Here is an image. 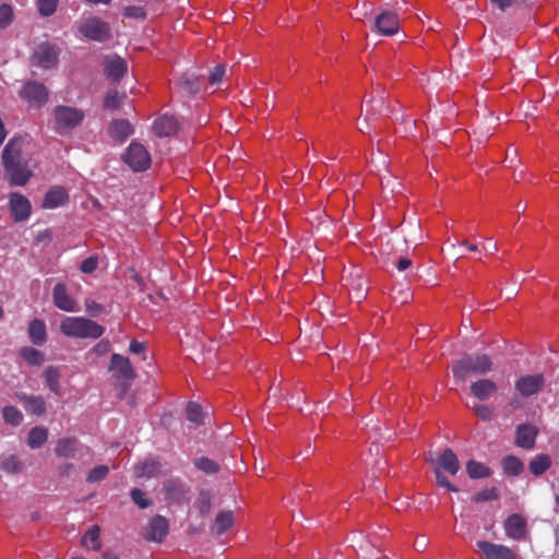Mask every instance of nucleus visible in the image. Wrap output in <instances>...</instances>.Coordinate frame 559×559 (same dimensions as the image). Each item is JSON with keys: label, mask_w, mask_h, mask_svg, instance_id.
I'll list each match as a JSON object with an SVG mask.
<instances>
[{"label": "nucleus", "mask_w": 559, "mask_h": 559, "mask_svg": "<svg viewBox=\"0 0 559 559\" xmlns=\"http://www.w3.org/2000/svg\"><path fill=\"white\" fill-rule=\"evenodd\" d=\"M224 74H225V67L222 66V64L216 66L212 70V72H211V74L209 76L210 83L211 84H218V83H221Z\"/></svg>", "instance_id": "nucleus-58"}, {"label": "nucleus", "mask_w": 559, "mask_h": 559, "mask_svg": "<svg viewBox=\"0 0 559 559\" xmlns=\"http://www.w3.org/2000/svg\"><path fill=\"white\" fill-rule=\"evenodd\" d=\"M82 545L96 551L102 548L100 528L98 525H93L86 531L82 538Z\"/></svg>", "instance_id": "nucleus-36"}, {"label": "nucleus", "mask_w": 559, "mask_h": 559, "mask_svg": "<svg viewBox=\"0 0 559 559\" xmlns=\"http://www.w3.org/2000/svg\"><path fill=\"white\" fill-rule=\"evenodd\" d=\"M60 331L68 337L95 340L104 334L105 329L84 317H66L60 323Z\"/></svg>", "instance_id": "nucleus-3"}, {"label": "nucleus", "mask_w": 559, "mask_h": 559, "mask_svg": "<svg viewBox=\"0 0 559 559\" xmlns=\"http://www.w3.org/2000/svg\"><path fill=\"white\" fill-rule=\"evenodd\" d=\"M545 379L542 373L520 377L514 384L516 392L524 397L537 394L544 386Z\"/></svg>", "instance_id": "nucleus-12"}, {"label": "nucleus", "mask_w": 559, "mask_h": 559, "mask_svg": "<svg viewBox=\"0 0 559 559\" xmlns=\"http://www.w3.org/2000/svg\"><path fill=\"white\" fill-rule=\"evenodd\" d=\"M551 466V459L548 454H537L528 463V469L534 476H540Z\"/></svg>", "instance_id": "nucleus-34"}, {"label": "nucleus", "mask_w": 559, "mask_h": 559, "mask_svg": "<svg viewBox=\"0 0 559 559\" xmlns=\"http://www.w3.org/2000/svg\"><path fill=\"white\" fill-rule=\"evenodd\" d=\"M124 163L134 171H144L150 168L152 159L147 150L138 142H131L123 154Z\"/></svg>", "instance_id": "nucleus-8"}, {"label": "nucleus", "mask_w": 559, "mask_h": 559, "mask_svg": "<svg viewBox=\"0 0 559 559\" xmlns=\"http://www.w3.org/2000/svg\"><path fill=\"white\" fill-rule=\"evenodd\" d=\"M108 131L111 138L124 142L133 133V127L126 119H115L110 122Z\"/></svg>", "instance_id": "nucleus-26"}, {"label": "nucleus", "mask_w": 559, "mask_h": 559, "mask_svg": "<svg viewBox=\"0 0 559 559\" xmlns=\"http://www.w3.org/2000/svg\"><path fill=\"white\" fill-rule=\"evenodd\" d=\"M130 497L140 509H146L152 504V501L146 497V493L139 488H133L130 492Z\"/></svg>", "instance_id": "nucleus-50"}, {"label": "nucleus", "mask_w": 559, "mask_h": 559, "mask_svg": "<svg viewBox=\"0 0 559 559\" xmlns=\"http://www.w3.org/2000/svg\"><path fill=\"white\" fill-rule=\"evenodd\" d=\"M153 131L159 138L174 136L179 131V122L173 116L163 115L154 121Z\"/></svg>", "instance_id": "nucleus-19"}, {"label": "nucleus", "mask_w": 559, "mask_h": 559, "mask_svg": "<svg viewBox=\"0 0 559 559\" xmlns=\"http://www.w3.org/2000/svg\"><path fill=\"white\" fill-rule=\"evenodd\" d=\"M126 98V93H118V91L112 90L106 94L103 106L107 110H116L120 108Z\"/></svg>", "instance_id": "nucleus-39"}, {"label": "nucleus", "mask_w": 559, "mask_h": 559, "mask_svg": "<svg viewBox=\"0 0 559 559\" xmlns=\"http://www.w3.org/2000/svg\"><path fill=\"white\" fill-rule=\"evenodd\" d=\"M20 97L33 108H41L48 103L49 92L45 84L29 80L20 91Z\"/></svg>", "instance_id": "nucleus-6"}, {"label": "nucleus", "mask_w": 559, "mask_h": 559, "mask_svg": "<svg viewBox=\"0 0 559 559\" xmlns=\"http://www.w3.org/2000/svg\"><path fill=\"white\" fill-rule=\"evenodd\" d=\"M195 466L200 471L204 472L205 474H210V475L216 474L219 472V465L215 461H213L206 456L197 459Z\"/></svg>", "instance_id": "nucleus-45"}, {"label": "nucleus", "mask_w": 559, "mask_h": 559, "mask_svg": "<svg viewBox=\"0 0 559 559\" xmlns=\"http://www.w3.org/2000/svg\"><path fill=\"white\" fill-rule=\"evenodd\" d=\"M469 390L476 399L479 401H486L497 392L498 385L491 379L481 378L473 382L469 386Z\"/></svg>", "instance_id": "nucleus-23"}, {"label": "nucleus", "mask_w": 559, "mask_h": 559, "mask_svg": "<svg viewBox=\"0 0 559 559\" xmlns=\"http://www.w3.org/2000/svg\"><path fill=\"white\" fill-rule=\"evenodd\" d=\"M48 440V429L41 426L33 427L27 436V445L31 449L41 448Z\"/></svg>", "instance_id": "nucleus-33"}, {"label": "nucleus", "mask_w": 559, "mask_h": 559, "mask_svg": "<svg viewBox=\"0 0 559 559\" xmlns=\"http://www.w3.org/2000/svg\"><path fill=\"white\" fill-rule=\"evenodd\" d=\"M400 19L393 11H383L374 19L372 29L381 36H392L399 32Z\"/></svg>", "instance_id": "nucleus-11"}, {"label": "nucleus", "mask_w": 559, "mask_h": 559, "mask_svg": "<svg viewBox=\"0 0 559 559\" xmlns=\"http://www.w3.org/2000/svg\"><path fill=\"white\" fill-rule=\"evenodd\" d=\"M165 499L169 503L182 504L190 500L189 487L178 478L167 479L163 485Z\"/></svg>", "instance_id": "nucleus-9"}, {"label": "nucleus", "mask_w": 559, "mask_h": 559, "mask_svg": "<svg viewBox=\"0 0 559 559\" xmlns=\"http://www.w3.org/2000/svg\"><path fill=\"white\" fill-rule=\"evenodd\" d=\"M74 469V465L72 463H66L58 467V474L62 477L69 476Z\"/></svg>", "instance_id": "nucleus-60"}, {"label": "nucleus", "mask_w": 559, "mask_h": 559, "mask_svg": "<svg viewBox=\"0 0 559 559\" xmlns=\"http://www.w3.org/2000/svg\"><path fill=\"white\" fill-rule=\"evenodd\" d=\"M474 413L481 420L488 421L491 420L493 416V411L489 405L486 404H475L473 407Z\"/></svg>", "instance_id": "nucleus-52"}, {"label": "nucleus", "mask_w": 559, "mask_h": 559, "mask_svg": "<svg viewBox=\"0 0 559 559\" xmlns=\"http://www.w3.org/2000/svg\"><path fill=\"white\" fill-rule=\"evenodd\" d=\"M187 419L195 425H201L203 423V413L202 407L194 403L189 402L186 408Z\"/></svg>", "instance_id": "nucleus-42"}, {"label": "nucleus", "mask_w": 559, "mask_h": 559, "mask_svg": "<svg viewBox=\"0 0 559 559\" xmlns=\"http://www.w3.org/2000/svg\"><path fill=\"white\" fill-rule=\"evenodd\" d=\"M538 430L528 424H521L515 430V444L522 449L532 450L535 447Z\"/></svg>", "instance_id": "nucleus-20"}, {"label": "nucleus", "mask_w": 559, "mask_h": 559, "mask_svg": "<svg viewBox=\"0 0 559 559\" xmlns=\"http://www.w3.org/2000/svg\"><path fill=\"white\" fill-rule=\"evenodd\" d=\"M53 130L59 135H66L76 129L85 119V111L81 108L57 105L52 110Z\"/></svg>", "instance_id": "nucleus-4"}, {"label": "nucleus", "mask_w": 559, "mask_h": 559, "mask_svg": "<svg viewBox=\"0 0 559 559\" xmlns=\"http://www.w3.org/2000/svg\"><path fill=\"white\" fill-rule=\"evenodd\" d=\"M52 302L58 309L66 312L75 310V301L68 293V288L63 283H57L52 289Z\"/></svg>", "instance_id": "nucleus-18"}, {"label": "nucleus", "mask_w": 559, "mask_h": 559, "mask_svg": "<svg viewBox=\"0 0 559 559\" xmlns=\"http://www.w3.org/2000/svg\"><path fill=\"white\" fill-rule=\"evenodd\" d=\"M159 463L155 460L150 459L135 465L134 473L135 476L140 478H152L159 473Z\"/></svg>", "instance_id": "nucleus-32"}, {"label": "nucleus", "mask_w": 559, "mask_h": 559, "mask_svg": "<svg viewBox=\"0 0 559 559\" xmlns=\"http://www.w3.org/2000/svg\"><path fill=\"white\" fill-rule=\"evenodd\" d=\"M109 370L115 371L118 379L126 381H132L136 377L129 358L116 353L111 355Z\"/></svg>", "instance_id": "nucleus-17"}, {"label": "nucleus", "mask_w": 559, "mask_h": 559, "mask_svg": "<svg viewBox=\"0 0 559 559\" xmlns=\"http://www.w3.org/2000/svg\"><path fill=\"white\" fill-rule=\"evenodd\" d=\"M526 527L525 519L519 513L509 515L503 522L506 535L515 540H522L526 537Z\"/></svg>", "instance_id": "nucleus-16"}, {"label": "nucleus", "mask_w": 559, "mask_h": 559, "mask_svg": "<svg viewBox=\"0 0 559 559\" xmlns=\"http://www.w3.org/2000/svg\"><path fill=\"white\" fill-rule=\"evenodd\" d=\"M493 5L504 12L510 8H518L526 3L528 0H490Z\"/></svg>", "instance_id": "nucleus-53"}, {"label": "nucleus", "mask_w": 559, "mask_h": 559, "mask_svg": "<svg viewBox=\"0 0 559 559\" xmlns=\"http://www.w3.org/2000/svg\"><path fill=\"white\" fill-rule=\"evenodd\" d=\"M129 350L132 354H144L145 344L133 340V341H131V343L129 345Z\"/></svg>", "instance_id": "nucleus-59"}, {"label": "nucleus", "mask_w": 559, "mask_h": 559, "mask_svg": "<svg viewBox=\"0 0 559 559\" xmlns=\"http://www.w3.org/2000/svg\"><path fill=\"white\" fill-rule=\"evenodd\" d=\"M38 13L41 16L48 17L55 14L58 8L59 0H36Z\"/></svg>", "instance_id": "nucleus-48"}, {"label": "nucleus", "mask_w": 559, "mask_h": 559, "mask_svg": "<svg viewBox=\"0 0 559 559\" xmlns=\"http://www.w3.org/2000/svg\"><path fill=\"white\" fill-rule=\"evenodd\" d=\"M79 31L85 38L94 41L103 43L111 37L108 23L96 16L85 19L80 24Z\"/></svg>", "instance_id": "nucleus-7"}, {"label": "nucleus", "mask_w": 559, "mask_h": 559, "mask_svg": "<svg viewBox=\"0 0 559 559\" xmlns=\"http://www.w3.org/2000/svg\"><path fill=\"white\" fill-rule=\"evenodd\" d=\"M109 467L107 465H98L90 471L86 476L87 483H97L107 477Z\"/></svg>", "instance_id": "nucleus-49"}, {"label": "nucleus", "mask_w": 559, "mask_h": 559, "mask_svg": "<svg viewBox=\"0 0 559 559\" xmlns=\"http://www.w3.org/2000/svg\"><path fill=\"white\" fill-rule=\"evenodd\" d=\"M439 465L451 475H455L460 469L459 459L450 448L445 449L440 455Z\"/></svg>", "instance_id": "nucleus-30"}, {"label": "nucleus", "mask_w": 559, "mask_h": 559, "mask_svg": "<svg viewBox=\"0 0 559 559\" xmlns=\"http://www.w3.org/2000/svg\"><path fill=\"white\" fill-rule=\"evenodd\" d=\"M384 90L378 88L377 96H373L367 104L365 122L368 126L369 121L376 120L383 110L384 106Z\"/></svg>", "instance_id": "nucleus-25"}, {"label": "nucleus", "mask_w": 559, "mask_h": 559, "mask_svg": "<svg viewBox=\"0 0 559 559\" xmlns=\"http://www.w3.org/2000/svg\"><path fill=\"white\" fill-rule=\"evenodd\" d=\"M69 201L68 191L61 186H52L45 194L41 206L44 209H57Z\"/></svg>", "instance_id": "nucleus-21"}, {"label": "nucleus", "mask_w": 559, "mask_h": 559, "mask_svg": "<svg viewBox=\"0 0 559 559\" xmlns=\"http://www.w3.org/2000/svg\"><path fill=\"white\" fill-rule=\"evenodd\" d=\"M176 87L181 94L192 96L200 90L199 79L194 74L183 73L176 82Z\"/></svg>", "instance_id": "nucleus-27"}, {"label": "nucleus", "mask_w": 559, "mask_h": 559, "mask_svg": "<svg viewBox=\"0 0 559 559\" xmlns=\"http://www.w3.org/2000/svg\"><path fill=\"white\" fill-rule=\"evenodd\" d=\"M104 70L107 79L112 83H117L127 73L128 64L121 57L114 56L106 60Z\"/></svg>", "instance_id": "nucleus-22"}, {"label": "nucleus", "mask_w": 559, "mask_h": 559, "mask_svg": "<svg viewBox=\"0 0 559 559\" xmlns=\"http://www.w3.org/2000/svg\"><path fill=\"white\" fill-rule=\"evenodd\" d=\"M499 499V491L496 487L485 488L475 493L472 500L476 503Z\"/></svg>", "instance_id": "nucleus-46"}, {"label": "nucleus", "mask_w": 559, "mask_h": 559, "mask_svg": "<svg viewBox=\"0 0 559 559\" xmlns=\"http://www.w3.org/2000/svg\"><path fill=\"white\" fill-rule=\"evenodd\" d=\"M342 280L344 282V286L348 289V294L352 300H355L357 304H359L367 297V282L360 275V273H350L347 276H343Z\"/></svg>", "instance_id": "nucleus-14"}, {"label": "nucleus", "mask_w": 559, "mask_h": 559, "mask_svg": "<svg viewBox=\"0 0 559 559\" xmlns=\"http://www.w3.org/2000/svg\"><path fill=\"white\" fill-rule=\"evenodd\" d=\"M501 464H502L503 473L507 475H510V476H518L524 469V465H523L522 461L514 455L504 456L502 459Z\"/></svg>", "instance_id": "nucleus-37"}, {"label": "nucleus", "mask_w": 559, "mask_h": 559, "mask_svg": "<svg viewBox=\"0 0 559 559\" xmlns=\"http://www.w3.org/2000/svg\"><path fill=\"white\" fill-rule=\"evenodd\" d=\"M60 49L50 43L39 44L31 56V63L44 70L57 67L59 62Z\"/></svg>", "instance_id": "nucleus-5"}, {"label": "nucleus", "mask_w": 559, "mask_h": 559, "mask_svg": "<svg viewBox=\"0 0 559 559\" xmlns=\"http://www.w3.org/2000/svg\"><path fill=\"white\" fill-rule=\"evenodd\" d=\"M44 376H45V381H46V385L48 386V389L51 392L59 395L60 394V384H59L60 374H59L58 369L55 367H48L45 370Z\"/></svg>", "instance_id": "nucleus-41"}, {"label": "nucleus", "mask_w": 559, "mask_h": 559, "mask_svg": "<svg viewBox=\"0 0 559 559\" xmlns=\"http://www.w3.org/2000/svg\"><path fill=\"white\" fill-rule=\"evenodd\" d=\"M493 368V361L487 354H465L452 366L453 377L456 382H464L469 374L484 376Z\"/></svg>", "instance_id": "nucleus-2"}, {"label": "nucleus", "mask_w": 559, "mask_h": 559, "mask_svg": "<svg viewBox=\"0 0 559 559\" xmlns=\"http://www.w3.org/2000/svg\"><path fill=\"white\" fill-rule=\"evenodd\" d=\"M197 508L200 514L205 515L212 508V493L207 490H202L197 498Z\"/></svg>", "instance_id": "nucleus-44"}, {"label": "nucleus", "mask_w": 559, "mask_h": 559, "mask_svg": "<svg viewBox=\"0 0 559 559\" xmlns=\"http://www.w3.org/2000/svg\"><path fill=\"white\" fill-rule=\"evenodd\" d=\"M466 472L472 479L488 478L492 474L488 466L475 460H469L466 463Z\"/></svg>", "instance_id": "nucleus-35"}, {"label": "nucleus", "mask_w": 559, "mask_h": 559, "mask_svg": "<svg viewBox=\"0 0 559 559\" xmlns=\"http://www.w3.org/2000/svg\"><path fill=\"white\" fill-rule=\"evenodd\" d=\"M23 464L14 454L0 456V469L9 474H17L22 471Z\"/></svg>", "instance_id": "nucleus-38"}, {"label": "nucleus", "mask_w": 559, "mask_h": 559, "mask_svg": "<svg viewBox=\"0 0 559 559\" xmlns=\"http://www.w3.org/2000/svg\"><path fill=\"white\" fill-rule=\"evenodd\" d=\"M28 336L34 345H43L47 341L46 324L40 319H34L28 324Z\"/></svg>", "instance_id": "nucleus-28"}, {"label": "nucleus", "mask_w": 559, "mask_h": 559, "mask_svg": "<svg viewBox=\"0 0 559 559\" xmlns=\"http://www.w3.org/2000/svg\"><path fill=\"white\" fill-rule=\"evenodd\" d=\"M102 559H118V557L115 554L106 552L103 555Z\"/></svg>", "instance_id": "nucleus-63"}, {"label": "nucleus", "mask_w": 559, "mask_h": 559, "mask_svg": "<svg viewBox=\"0 0 559 559\" xmlns=\"http://www.w3.org/2000/svg\"><path fill=\"white\" fill-rule=\"evenodd\" d=\"M123 15L127 17L144 19L146 13L142 7L128 5L123 9Z\"/></svg>", "instance_id": "nucleus-56"}, {"label": "nucleus", "mask_w": 559, "mask_h": 559, "mask_svg": "<svg viewBox=\"0 0 559 559\" xmlns=\"http://www.w3.org/2000/svg\"><path fill=\"white\" fill-rule=\"evenodd\" d=\"M20 354L31 366H40L45 360L44 354L34 347H23Z\"/></svg>", "instance_id": "nucleus-40"}, {"label": "nucleus", "mask_w": 559, "mask_h": 559, "mask_svg": "<svg viewBox=\"0 0 559 559\" xmlns=\"http://www.w3.org/2000/svg\"><path fill=\"white\" fill-rule=\"evenodd\" d=\"M2 415L4 421L12 426H19L23 421L22 413L14 406H5Z\"/></svg>", "instance_id": "nucleus-43"}, {"label": "nucleus", "mask_w": 559, "mask_h": 559, "mask_svg": "<svg viewBox=\"0 0 559 559\" xmlns=\"http://www.w3.org/2000/svg\"><path fill=\"white\" fill-rule=\"evenodd\" d=\"M9 207L15 222L26 221L32 211L29 200L19 192H12L9 195Z\"/></svg>", "instance_id": "nucleus-15"}, {"label": "nucleus", "mask_w": 559, "mask_h": 559, "mask_svg": "<svg viewBox=\"0 0 559 559\" xmlns=\"http://www.w3.org/2000/svg\"><path fill=\"white\" fill-rule=\"evenodd\" d=\"M412 265V260L407 259V258H401L399 261H397V264H396V267L399 271H405L406 269H408L409 266Z\"/></svg>", "instance_id": "nucleus-61"}, {"label": "nucleus", "mask_w": 559, "mask_h": 559, "mask_svg": "<svg viewBox=\"0 0 559 559\" xmlns=\"http://www.w3.org/2000/svg\"><path fill=\"white\" fill-rule=\"evenodd\" d=\"M23 140L12 138L2 151V165L11 186L23 187L33 177L28 160L22 154Z\"/></svg>", "instance_id": "nucleus-1"}, {"label": "nucleus", "mask_w": 559, "mask_h": 559, "mask_svg": "<svg viewBox=\"0 0 559 559\" xmlns=\"http://www.w3.org/2000/svg\"><path fill=\"white\" fill-rule=\"evenodd\" d=\"M554 534H555V540H556V544H559V525H557L554 530Z\"/></svg>", "instance_id": "nucleus-64"}, {"label": "nucleus", "mask_w": 559, "mask_h": 559, "mask_svg": "<svg viewBox=\"0 0 559 559\" xmlns=\"http://www.w3.org/2000/svg\"><path fill=\"white\" fill-rule=\"evenodd\" d=\"M169 532V522L163 515L152 518L143 530L142 536L147 542L162 543Z\"/></svg>", "instance_id": "nucleus-10"}, {"label": "nucleus", "mask_w": 559, "mask_h": 559, "mask_svg": "<svg viewBox=\"0 0 559 559\" xmlns=\"http://www.w3.org/2000/svg\"><path fill=\"white\" fill-rule=\"evenodd\" d=\"M14 13L10 4L0 5V29L5 28L13 22Z\"/></svg>", "instance_id": "nucleus-51"}, {"label": "nucleus", "mask_w": 559, "mask_h": 559, "mask_svg": "<svg viewBox=\"0 0 559 559\" xmlns=\"http://www.w3.org/2000/svg\"><path fill=\"white\" fill-rule=\"evenodd\" d=\"M16 397L25 411L32 415L40 416L46 412V403L41 396L17 393Z\"/></svg>", "instance_id": "nucleus-24"}, {"label": "nucleus", "mask_w": 559, "mask_h": 559, "mask_svg": "<svg viewBox=\"0 0 559 559\" xmlns=\"http://www.w3.org/2000/svg\"><path fill=\"white\" fill-rule=\"evenodd\" d=\"M485 559H516V552L502 544H493L486 540L476 543Z\"/></svg>", "instance_id": "nucleus-13"}, {"label": "nucleus", "mask_w": 559, "mask_h": 559, "mask_svg": "<svg viewBox=\"0 0 559 559\" xmlns=\"http://www.w3.org/2000/svg\"><path fill=\"white\" fill-rule=\"evenodd\" d=\"M423 230L418 223L409 224L408 233L404 237L405 243L415 242L416 245H423Z\"/></svg>", "instance_id": "nucleus-47"}, {"label": "nucleus", "mask_w": 559, "mask_h": 559, "mask_svg": "<svg viewBox=\"0 0 559 559\" xmlns=\"http://www.w3.org/2000/svg\"><path fill=\"white\" fill-rule=\"evenodd\" d=\"M234 524V513L229 510L218 512L211 531L216 535L227 532Z\"/></svg>", "instance_id": "nucleus-29"}, {"label": "nucleus", "mask_w": 559, "mask_h": 559, "mask_svg": "<svg viewBox=\"0 0 559 559\" xmlns=\"http://www.w3.org/2000/svg\"><path fill=\"white\" fill-rule=\"evenodd\" d=\"M78 443L76 438L59 439L55 447V453L59 457H73L78 450Z\"/></svg>", "instance_id": "nucleus-31"}, {"label": "nucleus", "mask_w": 559, "mask_h": 559, "mask_svg": "<svg viewBox=\"0 0 559 559\" xmlns=\"http://www.w3.org/2000/svg\"><path fill=\"white\" fill-rule=\"evenodd\" d=\"M85 310L91 317H99L105 311V308L103 305L96 302L95 300L86 299Z\"/></svg>", "instance_id": "nucleus-54"}, {"label": "nucleus", "mask_w": 559, "mask_h": 559, "mask_svg": "<svg viewBox=\"0 0 559 559\" xmlns=\"http://www.w3.org/2000/svg\"><path fill=\"white\" fill-rule=\"evenodd\" d=\"M131 278L139 285L140 289H143L144 281L134 270H131Z\"/></svg>", "instance_id": "nucleus-62"}, {"label": "nucleus", "mask_w": 559, "mask_h": 559, "mask_svg": "<svg viewBox=\"0 0 559 559\" xmlns=\"http://www.w3.org/2000/svg\"><path fill=\"white\" fill-rule=\"evenodd\" d=\"M435 474H436V480H437L438 486L444 487V488L449 489L450 491H454V492H456L459 490L454 485H452L448 480V478L443 475V473L439 468H437L435 471Z\"/></svg>", "instance_id": "nucleus-57"}, {"label": "nucleus", "mask_w": 559, "mask_h": 559, "mask_svg": "<svg viewBox=\"0 0 559 559\" xmlns=\"http://www.w3.org/2000/svg\"><path fill=\"white\" fill-rule=\"evenodd\" d=\"M97 265H98L97 257L92 255L82 261L80 270L83 273L91 274L97 269Z\"/></svg>", "instance_id": "nucleus-55"}]
</instances>
